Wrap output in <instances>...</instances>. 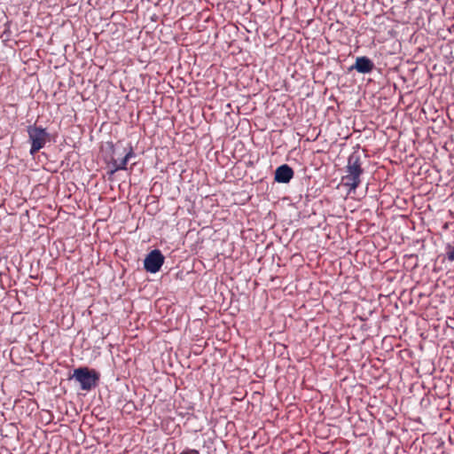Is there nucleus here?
Wrapping results in <instances>:
<instances>
[{
  "label": "nucleus",
  "mask_w": 454,
  "mask_h": 454,
  "mask_svg": "<svg viewBox=\"0 0 454 454\" xmlns=\"http://www.w3.org/2000/svg\"><path fill=\"white\" fill-rule=\"evenodd\" d=\"M346 175L342 176L343 185L348 188V192H355L361 184V176L364 174L361 156L357 152L352 153L345 167Z\"/></svg>",
  "instance_id": "obj_1"
},
{
  "label": "nucleus",
  "mask_w": 454,
  "mask_h": 454,
  "mask_svg": "<svg viewBox=\"0 0 454 454\" xmlns=\"http://www.w3.org/2000/svg\"><path fill=\"white\" fill-rule=\"evenodd\" d=\"M27 134L31 142L30 154L35 155L45 145L49 134L45 129L35 125L27 127Z\"/></svg>",
  "instance_id": "obj_2"
},
{
  "label": "nucleus",
  "mask_w": 454,
  "mask_h": 454,
  "mask_svg": "<svg viewBox=\"0 0 454 454\" xmlns=\"http://www.w3.org/2000/svg\"><path fill=\"white\" fill-rule=\"evenodd\" d=\"M73 377L81 385L82 390H90L97 385L99 379L98 373L88 367H80L74 371Z\"/></svg>",
  "instance_id": "obj_3"
},
{
  "label": "nucleus",
  "mask_w": 454,
  "mask_h": 454,
  "mask_svg": "<svg viewBox=\"0 0 454 454\" xmlns=\"http://www.w3.org/2000/svg\"><path fill=\"white\" fill-rule=\"evenodd\" d=\"M163 263L164 256L161 252L158 249H154L146 255L144 261V267L146 271L156 273L160 270Z\"/></svg>",
  "instance_id": "obj_4"
},
{
  "label": "nucleus",
  "mask_w": 454,
  "mask_h": 454,
  "mask_svg": "<svg viewBox=\"0 0 454 454\" xmlns=\"http://www.w3.org/2000/svg\"><path fill=\"white\" fill-rule=\"evenodd\" d=\"M294 170L287 164H283L277 168L275 171V181L278 183L286 184L294 177Z\"/></svg>",
  "instance_id": "obj_5"
},
{
  "label": "nucleus",
  "mask_w": 454,
  "mask_h": 454,
  "mask_svg": "<svg viewBox=\"0 0 454 454\" xmlns=\"http://www.w3.org/2000/svg\"><path fill=\"white\" fill-rule=\"evenodd\" d=\"M373 68V62L369 58L364 56L357 57L355 65L350 69H356L360 74H369Z\"/></svg>",
  "instance_id": "obj_6"
},
{
  "label": "nucleus",
  "mask_w": 454,
  "mask_h": 454,
  "mask_svg": "<svg viewBox=\"0 0 454 454\" xmlns=\"http://www.w3.org/2000/svg\"><path fill=\"white\" fill-rule=\"evenodd\" d=\"M134 155L132 148L129 149V153H126V155L120 160V162H117V160L114 161V171L118 170H124L126 169V166L128 164L129 160Z\"/></svg>",
  "instance_id": "obj_7"
},
{
  "label": "nucleus",
  "mask_w": 454,
  "mask_h": 454,
  "mask_svg": "<svg viewBox=\"0 0 454 454\" xmlns=\"http://www.w3.org/2000/svg\"><path fill=\"white\" fill-rule=\"evenodd\" d=\"M446 257H447V259L450 262H453L454 261V246L451 247V246L449 245L447 247Z\"/></svg>",
  "instance_id": "obj_8"
}]
</instances>
